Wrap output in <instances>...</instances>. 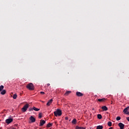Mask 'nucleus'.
I'll return each instance as SVG.
<instances>
[{"label":"nucleus","instance_id":"obj_1","mask_svg":"<svg viewBox=\"0 0 129 129\" xmlns=\"http://www.w3.org/2000/svg\"><path fill=\"white\" fill-rule=\"evenodd\" d=\"M53 113L55 116H61L62 115V111L59 109H57Z\"/></svg>","mask_w":129,"mask_h":129},{"label":"nucleus","instance_id":"obj_2","mask_svg":"<svg viewBox=\"0 0 129 129\" xmlns=\"http://www.w3.org/2000/svg\"><path fill=\"white\" fill-rule=\"evenodd\" d=\"M27 88H28V89H29V90H34V85H33L32 83H29L28 84L27 86H26Z\"/></svg>","mask_w":129,"mask_h":129},{"label":"nucleus","instance_id":"obj_3","mask_svg":"<svg viewBox=\"0 0 129 129\" xmlns=\"http://www.w3.org/2000/svg\"><path fill=\"white\" fill-rule=\"evenodd\" d=\"M29 106H30V105H29V104H26L25 105H24L22 108V111L23 112H26V111H27V109L29 108Z\"/></svg>","mask_w":129,"mask_h":129},{"label":"nucleus","instance_id":"obj_4","mask_svg":"<svg viewBox=\"0 0 129 129\" xmlns=\"http://www.w3.org/2000/svg\"><path fill=\"white\" fill-rule=\"evenodd\" d=\"M123 112H124L125 114H127L128 115H129V106L124 109L123 110Z\"/></svg>","mask_w":129,"mask_h":129},{"label":"nucleus","instance_id":"obj_5","mask_svg":"<svg viewBox=\"0 0 129 129\" xmlns=\"http://www.w3.org/2000/svg\"><path fill=\"white\" fill-rule=\"evenodd\" d=\"M13 120H14V119L12 118H8L6 120V123H8V124H10L11 122H12Z\"/></svg>","mask_w":129,"mask_h":129},{"label":"nucleus","instance_id":"obj_6","mask_svg":"<svg viewBox=\"0 0 129 129\" xmlns=\"http://www.w3.org/2000/svg\"><path fill=\"white\" fill-rule=\"evenodd\" d=\"M118 126H119L120 129L124 128V124L121 122H120L118 124Z\"/></svg>","mask_w":129,"mask_h":129},{"label":"nucleus","instance_id":"obj_7","mask_svg":"<svg viewBox=\"0 0 129 129\" xmlns=\"http://www.w3.org/2000/svg\"><path fill=\"white\" fill-rule=\"evenodd\" d=\"M45 123H46V121L44 120H40V126H43V125H44V124H45Z\"/></svg>","mask_w":129,"mask_h":129},{"label":"nucleus","instance_id":"obj_8","mask_svg":"<svg viewBox=\"0 0 129 129\" xmlns=\"http://www.w3.org/2000/svg\"><path fill=\"white\" fill-rule=\"evenodd\" d=\"M29 119L31 122H35V121H36V118H35L33 116H31Z\"/></svg>","mask_w":129,"mask_h":129},{"label":"nucleus","instance_id":"obj_9","mask_svg":"<svg viewBox=\"0 0 129 129\" xmlns=\"http://www.w3.org/2000/svg\"><path fill=\"white\" fill-rule=\"evenodd\" d=\"M76 95L79 97H81L83 95V93L80 92H76Z\"/></svg>","mask_w":129,"mask_h":129},{"label":"nucleus","instance_id":"obj_10","mask_svg":"<svg viewBox=\"0 0 129 129\" xmlns=\"http://www.w3.org/2000/svg\"><path fill=\"white\" fill-rule=\"evenodd\" d=\"M53 102V99H51L48 101V102L47 103L46 105L48 106H49V105H51V104Z\"/></svg>","mask_w":129,"mask_h":129},{"label":"nucleus","instance_id":"obj_11","mask_svg":"<svg viewBox=\"0 0 129 129\" xmlns=\"http://www.w3.org/2000/svg\"><path fill=\"white\" fill-rule=\"evenodd\" d=\"M106 100V99L105 98H102V99H98L97 101H99V102H104Z\"/></svg>","mask_w":129,"mask_h":129},{"label":"nucleus","instance_id":"obj_12","mask_svg":"<svg viewBox=\"0 0 129 129\" xmlns=\"http://www.w3.org/2000/svg\"><path fill=\"white\" fill-rule=\"evenodd\" d=\"M101 109H102L103 110H104L105 111H106L108 110V108H107V107H106V106H103L101 107Z\"/></svg>","mask_w":129,"mask_h":129},{"label":"nucleus","instance_id":"obj_13","mask_svg":"<svg viewBox=\"0 0 129 129\" xmlns=\"http://www.w3.org/2000/svg\"><path fill=\"white\" fill-rule=\"evenodd\" d=\"M70 93H71V91H67V92L64 93V95H66V96H67L68 95H69V94H70Z\"/></svg>","mask_w":129,"mask_h":129},{"label":"nucleus","instance_id":"obj_14","mask_svg":"<svg viewBox=\"0 0 129 129\" xmlns=\"http://www.w3.org/2000/svg\"><path fill=\"white\" fill-rule=\"evenodd\" d=\"M7 91H6V90H3L1 92V94H2V95H5V94L6 93Z\"/></svg>","mask_w":129,"mask_h":129},{"label":"nucleus","instance_id":"obj_15","mask_svg":"<svg viewBox=\"0 0 129 129\" xmlns=\"http://www.w3.org/2000/svg\"><path fill=\"white\" fill-rule=\"evenodd\" d=\"M52 125H53V123H49L47 124L46 127H51V126H52Z\"/></svg>","mask_w":129,"mask_h":129},{"label":"nucleus","instance_id":"obj_16","mask_svg":"<svg viewBox=\"0 0 129 129\" xmlns=\"http://www.w3.org/2000/svg\"><path fill=\"white\" fill-rule=\"evenodd\" d=\"M97 118H98L99 119H101V118H102V116L101 115V114H98L97 115Z\"/></svg>","mask_w":129,"mask_h":129},{"label":"nucleus","instance_id":"obj_17","mask_svg":"<svg viewBox=\"0 0 129 129\" xmlns=\"http://www.w3.org/2000/svg\"><path fill=\"white\" fill-rule=\"evenodd\" d=\"M33 110H35V111H39V110H40V109L37 108L35 107H33Z\"/></svg>","mask_w":129,"mask_h":129},{"label":"nucleus","instance_id":"obj_18","mask_svg":"<svg viewBox=\"0 0 129 129\" xmlns=\"http://www.w3.org/2000/svg\"><path fill=\"white\" fill-rule=\"evenodd\" d=\"M97 129H102L103 128V126L102 125H98L97 126Z\"/></svg>","mask_w":129,"mask_h":129},{"label":"nucleus","instance_id":"obj_19","mask_svg":"<svg viewBox=\"0 0 129 129\" xmlns=\"http://www.w3.org/2000/svg\"><path fill=\"white\" fill-rule=\"evenodd\" d=\"M107 125H108V126H111L112 125V123L111 122V121H108L107 123Z\"/></svg>","mask_w":129,"mask_h":129},{"label":"nucleus","instance_id":"obj_20","mask_svg":"<svg viewBox=\"0 0 129 129\" xmlns=\"http://www.w3.org/2000/svg\"><path fill=\"white\" fill-rule=\"evenodd\" d=\"M86 128L85 127H79L78 126H77L76 127V129H85Z\"/></svg>","mask_w":129,"mask_h":129},{"label":"nucleus","instance_id":"obj_21","mask_svg":"<svg viewBox=\"0 0 129 129\" xmlns=\"http://www.w3.org/2000/svg\"><path fill=\"white\" fill-rule=\"evenodd\" d=\"M77 121L76 120V119H74L72 120V123H73V124H76Z\"/></svg>","mask_w":129,"mask_h":129},{"label":"nucleus","instance_id":"obj_22","mask_svg":"<svg viewBox=\"0 0 129 129\" xmlns=\"http://www.w3.org/2000/svg\"><path fill=\"white\" fill-rule=\"evenodd\" d=\"M17 97H18V95L16 94L13 95V98L14 99H16Z\"/></svg>","mask_w":129,"mask_h":129},{"label":"nucleus","instance_id":"obj_23","mask_svg":"<svg viewBox=\"0 0 129 129\" xmlns=\"http://www.w3.org/2000/svg\"><path fill=\"white\" fill-rule=\"evenodd\" d=\"M4 88H5V87L3 85L0 86V92L4 89Z\"/></svg>","mask_w":129,"mask_h":129},{"label":"nucleus","instance_id":"obj_24","mask_svg":"<svg viewBox=\"0 0 129 129\" xmlns=\"http://www.w3.org/2000/svg\"><path fill=\"white\" fill-rule=\"evenodd\" d=\"M42 114L41 112L39 113V114H38L39 118H42Z\"/></svg>","mask_w":129,"mask_h":129},{"label":"nucleus","instance_id":"obj_25","mask_svg":"<svg viewBox=\"0 0 129 129\" xmlns=\"http://www.w3.org/2000/svg\"><path fill=\"white\" fill-rule=\"evenodd\" d=\"M120 116H117L116 118V120H120Z\"/></svg>","mask_w":129,"mask_h":129},{"label":"nucleus","instance_id":"obj_26","mask_svg":"<svg viewBox=\"0 0 129 129\" xmlns=\"http://www.w3.org/2000/svg\"><path fill=\"white\" fill-rule=\"evenodd\" d=\"M33 109H33V108H29V111H32V110H33Z\"/></svg>","mask_w":129,"mask_h":129},{"label":"nucleus","instance_id":"obj_27","mask_svg":"<svg viewBox=\"0 0 129 129\" xmlns=\"http://www.w3.org/2000/svg\"><path fill=\"white\" fill-rule=\"evenodd\" d=\"M69 118L68 117H65L66 120H68Z\"/></svg>","mask_w":129,"mask_h":129},{"label":"nucleus","instance_id":"obj_28","mask_svg":"<svg viewBox=\"0 0 129 129\" xmlns=\"http://www.w3.org/2000/svg\"><path fill=\"white\" fill-rule=\"evenodd\" d=\"M41 94H45V92H40Z\"/></svg>","mask_w":129,"mask_h":129},{"label":"nucleus","instance_id":"obj_29","mask_svg":"<svg viewBox=\"0 0 129 129\" xmlns=\"http://www.w3.org/2000/svg\"><path fill=\"white\" fill-rule=\"evenodd\" d=\"M126 118L127 120L128 121H129V117H127Z\"/></svg>","mask_w":129,"mask_h":129},{"label":"nucleus","instance_id":"obj_30","mask_svg":"<svg viewBox=\"0 0 129 129\" xmlns=\"http://www.w3.org/2000/svg\"><path fill=\"white\" fill-rule=\"evenodd\" d=\"M47 86H50V84H47Z\"/></svg>","mask_w":129,"mask_h":129},{"label":"nucleus","instance_id":"obj_31","mask_svg":"<svg viewBox=\"0 0 129 129\" xmlns=\"http://www.w3.org/2000/svg\"><path fill=\"white\" fill-rule=\"evenodd\" d=\"M15 126H18V124H15Z\"/></svg>","mask_w":129,"mask_h":129}]
</instances>
